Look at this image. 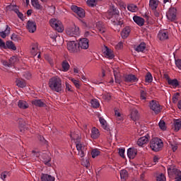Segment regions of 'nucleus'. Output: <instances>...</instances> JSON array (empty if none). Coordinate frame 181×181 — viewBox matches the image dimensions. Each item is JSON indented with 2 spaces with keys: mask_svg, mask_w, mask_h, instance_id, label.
<instances>
[{
  "mask_svg": "<svg viewBox=\"0 0 181 181\" xmlns=\"http://www.w3.org/2000/svg\"><path fill=\"white\" fill-rule=\"evenodd\" d=\"M48 87L52 91H55V93H62L63 83L62 78H60L59 76H52L49 79Z\"/></svg>",
  "mask_w": 181,
  "mask_h": 181,
  "instance_id": "nucleus-1",
  "label": "nucleus"
},
{
  "mask_svg": "<svg viewBox=\"0 0 181 181\" xmlns=\"http://www.w3.org/2000/svg\"><path fill=\"white\" fill-rule=\"evenodd\" d=\"M150 147L154 152H159L163 148V141L158 137L153 138L150 141Z\"/></svg>",
  "mask_w": 181,
  "mask_h": 181,
  "instance_id": "nucleus-2",
  "label": "nucleus"
},
{
  "mask_svg": "<svg viewBox=\"0 0 181 181\" xmlns=\"http://www.w3.org/2000/svg\"><path fill=\"white\" fill-rule=\"evenodd\" d=\"M168 174L170 177H175V181H181V171L177 170L175 165L168 167Z\"/></svg>",
  "mask_w": 181,
  "mask_h": 181,
  "instance_id": "nucleus-3",
  "label": "nucleus"
},
{
  "mask_svg": "<svg viewBox=\"0 0 181 181\" xmlns=\"http://www.w3.org/2000/svg\"><path fill=\"white\" fill-rule=\"evenodd\" d=\"M49 25L53 29L57 30V32H59V33H62L64 30V26H63V23H62V21L56 18L50 19Z\"/></svg>",
  "mask_w": 181,
  "mask_h": 181,
  "instance_id": "nucleus-4",
  "label": "nucleus"
},
{
  "mask_svg": "<svg viewBox=\"0 0 181 181\" xmlns=\"http://www.w3.org/2000/svg\"><path fill=\"white\" fill-rule=\"evenodd\" d=\"M148 107L154 114H159L162 111V105L158 102V100H151L148 104Z\"/></svg>",
  "mask_w": 181,
  "mask_h": 181,
  "instance_id": "nucleus-5",
  "label": "nucleus"
},
{
  "mask_svg": "<svg viewBox=\"0 0 181 181\" xmlns=\"http://www.w3.org/2000/svg\"><path fill=\"white\" fill-rule=\"evenodd\" d=\"M66 33L68 36L76 37V36L80 35V28L74 25L72 27L66 29Z\"/></svg>",
  "mask_w": 181,
  "mask_h": 181,
  "instance_id": "nucleus-6",
  "label": "nucleus"
},
{
  "mask_svg": "<svg viewBox=\"0 0 181 181\" xmlns=\"http://www.w3.org/2000/svg\"><path fill=\"white\" fill-rule=\"evenodd\" d=\"M103 53L105 57H106V59H109L110 60H112V59L115 57L114 50L107 46H105L103 49Z\"/></svg>",
  "mask_w": 181,
  "mask_h": 181,
  "instance_id": "nucleus-7",
  "label": "nucleus"
},
{
  "mask_svg": "<svg viewBox=\"0 0 181 181\" xmlns=\"http://www.w3.org/2000/svg\"><path fill=\"white\" fill-rule=\"evenodd\" d=\"M76 146L78 152V155L81 156V158H84V156H86V151H87L86 146L80 142H76Z\"/></svg>",
  "mask_w": 181,
  "mask_h": 181,
  "instance_id": "nucleus-8",
  "label": "nucleus"
},
{
  "mask_svg": "<svg viewBox=\"0 0 181 181\" xmlns=\"http://www.w3.org/2000/svg\"><path fill=\"white\" fill-rule=\"evenodd\" d=\"M71 9L74 13H76L79 18H86V11L81 7L73 5L71 6Z\"/></svg>",
  "mask_w": 181,
  "mask_h": 181,
  "instance_id": "nucleus-9",
  "label": "nucleus"
},
{
  "mask_svg": "<svg viewBox=\"0 0 181 181\" xmlns=\"http://www.w3.org/2000/svg\"><path fill=\"white\" fill-rule=\"evenodd\" d=\"M123 78L125 83H136L139 80L136 76L134 74H126Z\"/></svg>",
  "mask_w": 181,
  "mask_h": 181,
  "instance_id": "nucleus-10",
  "label": "nucleus"
},
{
  "mask_svg": "<svg viewBox=\"0 0 181 181\" xmlns=\"http://www.w3.org/2000/svg\"><path fill=\"white\" fill-rule=\"evenodd\" d=\"M67 49L70 53H77V43L75 41H69L67 43Z\"/></svg>",
  "mask_w": 181,
  "mask_h": 181,
  "instance_id": "nucleus-11",
  "label": "nucleus"
},
{
  "mask_svg": "<svg viewBox=\"0 0 181 181\" xmlns=\"http://www.w3.org/2000/svg\"><path fill=\"white\" fill-rule=\"evenodd\" d=\"M176 8H171L169 9L168 13H166V16L169 21H171V22H173V21L176 20Z\"/></svg>",
  "mask_w": 181,
  "mask_h": 181,
  "instance_id": "nucleus-12",
  "label": "nucleus"
},
{
  "mask_svg": "<svg viewBox=\"0 0 181 181\" xmlns=\"http://www.w3.org/2000/svg\"><path fill=\"white\" fill-rule=\"evenodd\" d=\"M90 41L87 38H81L78 42V47L81 49H83L84 50H87L88 49L90 45Z\"/></svg>",
  "mask_w": 181,
  "mask_h": 181,
  "instance_id": "nucleus-13",
  "label": "nucleus"
},
{
  "mask_svg": "<svg viewBox=\"0 0 181 181\" xmlns=\"http://www.w3.org/2000/svg\"><path fill=\"white\" fill-rule=\"evenodd\" d=\"M149 139H151V136H149V134H146L144 136H141L138 139L137 145L139 146H144V145H146V144L149 142Z\"/></svg>",
  "mask_w": 181,
  "mask_h": 181,
  "instance_id": "nucleus-14",
  "label": "nucleus"
},
{
  "mask_svg": "<svg viewBox=\"0 0 181 181\" xmlns=\"http://www.w3.org/2000/svg\"><path fill=\"white\" fill-rule=\"evenodd\" d=\"M30 52L33 56H36L39 53V44L37 42L33 43L30 47Z\"/></svg>",
  "mask_w": 181,
  "mask_h": 181,
  "instance_id": "nucleus-15",
  "label": "nucleus"
},
{
  "mask_svg": "<svg viewBox=\"0 0 181 181\" xmlns=\"http://www.w3.org/2000/svg\"><path fill=\"white\" fill-rule=\"evenodd\" d=\"M36 23L33 21H28L27 23V29L30 33H35L36 32Z\"/></svg>",
  "mask_w": 181,
  "mask_h": 181,
  "instance_id": "nucleus-16",
  "label": "nucleus"
},
{
  "mask_svg": "<svg viewBox=\"0 0 181 181\" xmlns=\"http://www.w3.org/2000/svg\"><path fill=\"white\" fill-rule=\"evenodd\" d=\"M129 117L132 121H138L139 119V113L136 109H133L131 110Z\"/></svg>",
  "mask_w": 181,
  "mask_h": 181,
  "instance_id": "nucleus-17",
  "label": "nucleus"
},
{
  "mask_svg": "<svg viewBox=\"0 0 181 181\" xmlns=\"http://www.w3.org/2000/svg\"><path fill=\"white\" fill-rule=\"evenodd\" d=\"M100 130L97 127H93L91 129L90 137L92 139H98L100 138Z\"/></svg>",
  "mask_w": 181,
  "mask_h": 181,
  "instance_id": "nucleus-18",
  "label": "nucleus"
},
{
  "mask_svg": "<svg viewBox=\"0 0 181 181\" xmlns=\"http://www.w3.org/2000/svg\"><path fill=\"white\" fill-rule=\"evenodd\" d=\"M103 2V0H87L86 5L90 8H94L97 6V5H100Z\"/></svg>",
  "mask_w": 181,
  "mask_h": 181,
  "instance_id": "nucleus-19",
  "label": "nucleus"
},
{
  "mask_svg": "<svg viewBox=\"0 0 181 181\" xmlns=\"http://www.w3.org/2000/svg\"><path fill=\"white\" fill-rule=\"evenodd\" d=\"M136 153H138V151L134 148H129L127 150V156L129 159H134L136 156Z\"/></svg>",
  "mask_w": 181,
  "mask_h": 181,
  "instance_id": "nucleus-20",
  "label": "nucleus"
},
{
  "mask_svg": "<svg viewBox=\"0 0 181 181\" xmlns=\"http://www.w3.org/2000/svg\"><path fill=\"white\" fill-rule=\"evenodd\" d=\"M133 21L139 26H144V25H145V19H144L141 17H139L138 16H134L133 17Z\"/></svg>",
  "mask_w": 181,
  "mask_h": 181,
  "instance_id": "nucleus-21",
  "label": "nucleus"
},
{
  "mask_svg": "<svg viewBox=\"0 0 181 181\" xmlns=\"http://www.w3.org/2000/svg\"><path fill=\"white\" fill-rule=\"evenodd\" d=\"M131 33V28L129 26L125 27L123 28V30L121 32V36L122 39H127L128 36H129V34Z\"/></svg>",
  "mask_w": 181,
  "mask_h": 181,
  "instance_id": "nucleus-22",
  "label": "nucleus"
},
{
  "mask_svg": "<svg viewBox=\"0 0 181 181\" xmlns=\"http://www.w3.org/2000/svg\"><path fill=\"white\" fill-rule=\"evenodd\" d=\"M159 6V0H149V8L151 11H156Z\"/></svg>",
  "mask_w": 181,
  "mask_h": 181,
  "instance_id": "nucleus-23",
  "label": "nucleus"
},
{
  "mask_svg": "<svg viewBox=\"0 0 181 181\" xmlns=\"http://www.w3.org/2000/svg\"><path fill=\"white\" fill-rule=\"evenodd\" d=\"M158 39L161 41L167 40V39H169V34L168 33V32L159 31L158 34Z\"/></svg>",
  "mask_w": 181,
  "mask_h": 181,
  "instance_id": "nucleus-24",
  "label": "nucleus"
},
{
  "mask_svg": "<svg viewBox=\"0 0 181 181\" xmlns=\"http://www.w3.org/2000/svg\"><path fill=\"white\" fill-rule=\"evenodd\" d=\"M16 85L18 86L20 88H24V87H26V81L21 78H16Z\"/></svg>",
  "mask_w": 181,
  "mask_h": 181,
  "instance_id": "nucleus-25",
  "label": "nucleus"
},
{
  "mask_svg": "<svg viewBox=\"0 0 181 181\" xmlns=\"http://www.w3.org/2000/svg\"><path fill=\"white\" fill-rule=\"evenodd\" d=\"M18 107L21 110H28L29 108V104L28 102L21 100L18 102Z\"/></svg>",
  "mask_w": 181,
  "mask_h": 181,
  "instance_id": "nucleus-26",
  "label": "nucleus"
},
{
  "mask_svg": "<svg viewBox=\"0 0 181 181\" xmlns=\"http://www.w3.org/2000/svg\"><path fill=\"white\" fill-rule=\"evenodd\" d=\"M165 78L167 79L169 86H173V87H177V86H179L177 79H170L168 75H165Z\"/></svg>",
  "mask_w": 181,
  "mask_h": 181,
  "instance_id": "nucleus-27",
  "label": "nucleus"
},
{
  "mask_svg": "<svg viewBox=\"0 0 181 181\" xmlns=\"http://www.w3.org/2000/svg\"><path fill=\"white\" fill-rule=\"evenodd\" d=\"M119 11H118V9H117V8H115L113 10L107 11L105 13V16L107 19H111V18H112L113 15H119Z\"/></svg>",
  "mask_w": 181,
  "mask_h": 181,
  "instance_id": "nucleus-28",
  "label": "nucleus"
},
{
  "mask_svg": "<svg viewBox=\"0 0 181 181\" xmlns=\"http://www.w3.org/2000/svg\"><path fill=\"white\" fill-rule=\"evenodd\" d=\"M62 71L66 72L70 70V64H69V62L67 60H64L62 64Z\"/></svg>",
  "mask_w": 181,
  "mask_h": 181,
  "instance_id": "nucleus-29",
  "label": "nucleus"
},
{
  "mask_svg": "<svg viewBox=\"0 0 181 181\" xmlns=\"http://www.w3.org/2000/svg\"><path fill=\"white\" fill-rule=\"evenodd\" d=\"M99 121L100 122L102 128H103L105 131H110V127H108V124H107V121L105 120V119L100 117Z\"/></svg>",
  "mask_w": 181,
  "mask_h": 181,
  "instance_id": "nucleus-30",
  "label": "nucleus"
},
{
  "mask_svg": "<svg viewBox=\"0 0 181 181\" xmlns=\"http://www.w3.org/2000/svg\"><path fill=\"white\" fill-rule=\"evenodd\" d=\"M41 181H54V177L49 174H42Z\"/></svg>",
  "mask_w": 181,
  "mask_h": 181,
  "instance_id": "nucleus-31",
  "label": "nucleus"
},
{
  "mask_svg": "<svg viewBox=\"0 0 181 181\" xmlns=\"http://www.w3.org/2000/svg\"><path fill=\"white\" fill-rule=\"evenodd\" d=\"M31 5L38 11H40V9L43 8V6L40 5V3H39V0H31Z\"/></svg>",
  "mask_w": 181,
  "mask_h": 181,
  "instance_id": "nucleus-32",
  "label": "nucleus"
},
{
  "mask_svg": "<svg viewBox=\"0 0 181 181\" xmlns=\"http://www.w3.org/2000/svg\"><path fill=\"white\" fill-rule=\"evenodd\" d=\"M174 129L176 132L180 131L181 129V119H175L174 120Z\"/></svg>",
  "mask_w": 181,
  "mask_h": 181,
  "instance_id": "nucleus-33",
  "label": "nucleus"
},
{
  "mask_svg": "<svg viewBox=\"0 0 181 181\" xmlns=\"http://www.w3.org/2000/svg\"><path fill=\"white\" fill-rule=\"evenodd\" d=\"M31 103L33 105H35V107H46V104H45L42 100H33Z\"/></svg>",
  "mask_w": 181,
  "mask_h": 181,
  "instance_id": "nucleus-34",
  "label": "nucleus"
},
{
  "mask_svg": "<svg viewBox=\"0 0 181 181\" xmlns=\"http://www.w3.org/2000/svg\"><path fill=\"white\" fill-rule=\"evenodd\" d=\"M69 80L73 83L76 88H80L81 87V83H80V81L74 79L73 77H68Z\"/></svg>",
  "mask_w": 181,
  "mask_h": 181,
  "instance_id": "nucleus-35",
  "label": "nucleus"
},
{
  "mask_svg": "<svg viewBox=\"0 0 181 181\" xmlns=\"http://www.w3.org/2000/svg\"><path fill=\"white\" fill-rule=\"evenodd\" d=\"M9 33H11V28H9L8 25H6V30L4 31L0 32V36L1 37H3V39H5L6 35H9Z\"/></svg>",
  "mask_w": 181,
  "mask_h": 181,
  "instance_id": "nucleus-36",
  "label": "nucleus"
},
{
  "mask_svg": "<svg viewBox=\"0 0 181 181\" xmlns=\"http://www.w3.org/2000/svg\"><path fill=\"white\" fill-rule=\"evenodd\" d=\"M65 91L66 93H74V88L67 81H65Z\"/></svg>",
  "mask_w": 181,
  "mask_h": 181,
  "instance_id": "nucleus-37",
  "label": "nucleus"
},
{
  "mask_svg": "<svg viewBox=\"0 0 181 181\" xmlns=\"http://www.w3.org/2000/svg\"><path fill=\"white\" fill-rule=\"evenodd\" d=\"M6 46L8 49H11V50H16V46L12 41H7L6 43Z\"/></svg>",
  "mask_w": 181,
  "mask_h": 181,
  "instance_id": "nucleus-38",
  "label": "nucleus"
},
{
  "mask_svg": "<svg viewBox=\"0 0 181 181\" xmlns=\"http://www.w3.org/2000/svg\"><path fill=\"white\" fill-rule=\"evenodd\" d=\"M153 81V77L152 76V74H151V72H148L145 76V82L152 83Z\"/></svg>",
  "mask_w": 181,
  "mask_h": 181,
  "instance_id": "nucleus-39",
  "label": "nucleus"
},
{
  "mask_svg": "<svg viewBox=\"0 0 181 181\" xmlns=\"http://www.w3.org/2000/svg\"><path fill=\"white\" fill-rule=\"evenodd\" d=\"M146 49V44L141 42L136 48V52H144Z\"/></svg>",
  "mask_w": 181,
  "mask_h": 181,
  "instance_id": "nucleus-40",
  "label": "nucleus"
},
{
  "mask_svg": "<svg viewBox=\"0 0 181 181\" xmlns=\"http://www.w3.org/2000/svg\"><path fill=\"white\" fill-rule=\"evenodd\" d=\"M127 9L130 12H136V11H138V7L135 4H129L127 6Z\"/></svg>",
  "mask_w": 181,
  "mask_h": 181,
  "instance_id": "nucleus-41",
  "label": "nucleus"
},
{
  "mask_svg": "<svg viewBox=\"0 0 181 181\" xmlns=\"http://www.w3.org/2000/svg\"><path fill=\"white\" fill-rule=\"evenodd\" d=\"M112 22L115 25H117L119 26H122V25H124V21L121 18L117 20H112Z\"/></svg>",
  "mask_w": 181,
  "mask_h": 181,
  "instance_id": "nucleus-42",
  "label": "nucleus"
},
{
  "mask_svg": "<svg viewBox=\"0 0 181 181\" xmlns=\"http://www.w3.org/2000/svg\"><path fill=\"white\" fill-rule=\"evenodd\" d=\"M93 108H98L100 107V102L97 99H93L90 102Z\"/></svg>",
  "mask_w": 181,
  "mask_h": 181,
  "instance_id": "nucleus-43",
  "label": "nucleus"
},
{
  "mask_svg": "<svg viewBox=\"0 0 181 181\" xmlns=\"http://www.w3.org/2000/svg\"><path fill=\"white\" fill-rule=\"evenodd\" d=\"M121 179H127L128 177V171L127 170H122L120 171Z\"/></svg>",
  "mask_w": 181,
  "mask_h": 181,
  "instance_id": "nucleus-44",
  "label": "nucleus"
},
{
  "mask_svg": "<svg viewBox=\"0 0 181 181\" xmlns=\"http://www.w3.org/2000/svg\"><path fill=\"white\" fill-rule=\"evenodd\" d=\"M100 150L97 149V148H95V149H93L92 151H91V156H92V158H97V156H98L100 155Z\"/></svg>",
  "mask_w": 181,
  "mask_h": 181,
  "instance_id": "nucleus-45",
  "label": "nucleus"
},
{
  "mask_svg": "<svg viewBox=\"0 0 181 181\" xmlns=\"http://www.w3.org/2000/svg\"><path fill=\"white\" fill-rule=\"evenodd\" d=\"M71 139L74 141H78L80 139V135L74 132H71L70 134Z\"/></svg>",
  "mask_w": 181,
  "mask_h": 181,
  "instance_id": "nucleus-46",
  "label": "nucleus"
},
{
  "mask_svg": "<svg viewBox=\"0 0 181 181\" xmlns=\"http://www.w3.org/2000/svg\"><path fill=\"white\" fill-rule=\"evenodd\" d=\"M81 165L83 166H85V168H90V160L88 159L85 160V159L82 158L81 159Z\"/></svg>",
  "mask_w": 181,
  "mask_h": 181,
  "instance_id": "nucleus-47",
  "label": "nucleus"
},
{
  "mask_svg": "<svg viewBox=\"0 0 181 181\" xmlns=\"http://www.w3.org/2000/svg\"><path fill=\"white\" fill-rule=\"evenodd\" d=\"M180 94L179 93H176L173 97V103L174 104H176V103H177V101L179 100V97H180Z\"/></svg>",
  "mask_w": 181,
  "mask_h": 181,
  "instance_id": "nucleus-48",
  "label": "nucleus"
},
{
  "mask_svg": "<svg viewBox=\"0 0 181 181\" xmlns=\"http://www.w3.org/2000/svg\"><path fill=\"white\" fill-rule=\"evenodd\" d=\"M158 125L160 129H162L163 131H165V129H166V124L165 123V121L163 120L160 121V122L158 123Z\"/></svg>",
  "mask_w": 181,
  "mask_h": 181,
  "instance_id": "nucleus-49",
  "label": "nucleus"
},
{
  "mask_svg": "<svg viewBox=\"0 0 181 181\" xmlns=\"http://www.w3.org/2000/svg\"><path fill=\"white\" fill-rule=\"evenodd\" d=\"M140 94H141L140 95L141 100H146V91L144 90H141Z\"/></svg>",
  "mask_w": 181,
  "mask_h": 181,
  "instance_id": "nucleus-50",
  "label": "nucleus"
},
{
  "mask_svg": "<svg viewBox=\"0 0 181 181\" xmlns=\"http://www.w3.org/2000/svg\"><path fill=\"white\" fill-rule=\"evenodd\" d=\"M124 153H125V148H119V156H121V158H125Z\"/></svg>",
  "mask_w": 181,
  "mask_h": 181,
  "instance_id": "nucleus-51",
  "label": "nucleus"
},
{
  "mask_svg": "<svg viewBox=\"0 0 181 181\" xmlns=\"http://www.w3.org/2000/svg\"><path fill=\"white\" fill-rule=\"evenodd\" d=\"M157 181H166V177L165 175L160 174L157 177Z\"/></svg>",
  "mask_w": 181,
  "mask_h": 181,
  "instance_id": "nucleus-52",
  "label": "nucleus"
},
{
  "mask_svg": "<svg viewBox=\"0 0 181 181\" xmlns=\"http://www.w3.org/2000/svg\"><path fill=\"white\" fill-rule=\"evenodd\" d=\"M115 118H116V122L117 124H120L121 122H122V121H124V115H122V116H119Z\"/></svg>",
  "mask_w": 181,
  "mask_h": 181,
  "instance_id": "nucleus-53",
  "label": "nucleus"
},
{
  "mask_svg": "<svg viewBox=\"0 0 181 181\" xmlns=\"http://www.w3.org/2000/svg\"><path fill=\"white\" fill-rule=\"evenodd\" d=\"M124 47V44L122 42H119L116 46L115 49L117 50H121Z\"/></svg>",
  "mask_w": 181,
  "mask_h": 181,
  "instance_id": "nucleus-54",
  "label": "nucleus"
},
{
  "mask_svg": "<svg viewBox=\"0 0 181 181\" xmlns=\"http://www.w3.org/2000/svg\"><path fill=\"white\" fill-rule=\"evenodd\" d=\"M175 65L177 67V69H179V70H181V59H176Z\"/></svg>",
  "mask_w": 181,
  "mask_h": 181,
  "instance_id": "nucleus-55",
  "label": "nucleus"
},
{
  "mask_svg": "<svg viewBox=\"0 0 181 181\" xmlns=\"http://www.w3.org/2000/svg\"><path fill=\"white\" fill-rule=\"evenodd\" d=\"M38 139H40V142H42V144H47V141L46 139H45V137H43V136L40 135L38 136Z\"/></svg>",
  "mask_w": 181,
  "mask_h": 181,
  "instance_id": "nucleus-56",
  "label": "nucleus"
},
{
  "mask_svg": "<svg viewBox=\"0 0 181 181\" xmlns=\"http://www.w3.org/2000/svg\"><path fill=\"white\" fill-rule=\"evenodd\" d=\"M15 12L20 19H23V14L22 13H21L18 9H16Z\"/></svg>",
  "mask_w": 181,
  "mask_h": 181,
  "instance_id": "nucleus-57",
  "label": "nucleus"
},
{
  "mask_svg": "<svg viewBox=\"0 0 181 181\" xmlns=\"http://www.w3.org/2000/svg\"><path fill=\"white\" fill-rule=\"evenodd\" d=\"M6 173H8L6 171L1 173V179H2V180H5V179H6Z\"/></svg>",
  "mask_w": 181,
  "mask_h": 181,
  "instance_id": "nucleus-58",
  "label": "nucleus"
},
{
  "mask_svg": "<svg viewBox=\"0 0 181 181\" xmlns=\"http://www.w3.org/2000/svg\"><path fill=\"white\" fill-rule=\"evenodd\" d=\"M171 148L173 152H176L177 151V144H171Z\"/></svg>",
  "mask_w": 181,
  "mask_h": 181,
  "instance_id": "nucleus-59",
  "label": "nucleus"
},
{
  "mask_svg": "<svg viewBox=\"0 0 181 181\" xmlns=\"http://www.w3.org/2000/svg\"><path fill=\"white\" fill-rule=\"evenodd\" d=\"M115 118H117V117H121V116L123 115L121 114V113L119 112V111L115 110Z\"/></svg>",
  "mask_w": 181,
  "mask_h": 181,
  "instance_id": "nucleus-60",
  "label": "nucleus"
},
{
  "mask_svg": "<svg viewBox=\"0 0 181 181\" xmlns=\"http://www.w3.org/2000/svg\"><path fill=\"white\" fill-rule=\"evenodd\" d=\"M32 153L33 154V156H35L36 158H39V156H40L39 152H37L35 150H33L32 151Z\"/></svg>",
  "mask_w": 181,
  "mask_h": 181,
  "instance_id": "nucleus-61",
  "label": "nucleus"
},
{
  "mask_svg": "<svg viewBox=\"0 0 181 181\" xmlns=\"http://www.w3.org/2000/svg\"><path fill=\"white\" fill-rule=\"evenodd\" d=\"M153 162L154 163H158V162H159V156H155L153 157Z\"/></svg>",
  "mask_w": 181,
  "mask_h": 181,
  "instance_id": "nucleus-62",
  "label": "nucleus"
},
{
  "mask_svg": "<svg viewBox=\"0 0 181 181\" xmlns=\"http://www.w3.org/2000/svg\"><path fill=\"white\" fill-rule=\"evenodd\" d=\"M0 47H4V49H5V47H6V46L5 45V42L4 41H2V40L0 39Z\"/></svg>",
  "mask_w": 181,
  "mask_h": 181,
  "instance_id": "nucleus-63",
  "label": "nucleus"
},
{
  "mask_svg": "<svg viewBox=\"0 0 181 181\" xmlns=\"http://www.w3.org/2000/svg\"><path fill=\"white\" fill-rule=\"evenodd\" d=\"M177 107H178L179 110H181V100H180L178 101Z\"/></svg>",
  "mask_w": 181,
  "mask_h": 181,
  "instance_id": "nucleus-64",
  "label": "nucleus"
}]
</instances>
